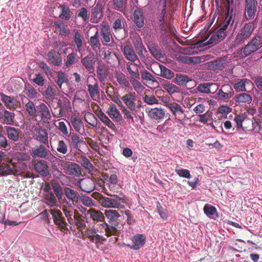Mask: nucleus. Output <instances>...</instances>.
Returning a JSON list of instances; mask_svg holds the SVG:
<instances>
[{"label":"nucleus","mask_w":262,"mask_h":262,"mask_svg":"<svg viewBox=\"0 0 262 262\" xmlns=\"http://www.w3.org/2000/svg\"><path fill=\"white\" fill-rule=\"evenodd\" d=\"M255 28L254 23L251 22L245 24L238 31L235 38L233 42L234 47L243 44L252 34Z\"/></svg>","instance_id":"obj_1"},{"label":"nucleus","mask_w":262,"mask_h":262,"mask_svg":"<svg viewBox=\"0 0 262 262\" xmlns=\"http://www.w3.org/2000/svg\"><path fill=\"white\" fill-rule=\"evenodd\" d=\"M43 144L35 146L31 151V155L33 159L42 158L50 162H54L57 158L53 156L50 150Z\"/></svg>","instance_id":"obj_2"},{"label":"nucleus","mask_w":262,"mask_h":262,"mask_svg":"<svg viewBox=\"0 0 262 262\" xmlns=\"http://www.w3.org/2000/svg\"><path fill=\"white\" fill-rule=\"evenodd\" d=\"M262 47V40L260 36H254L247 44L243 48H242L238 52H241V54H243L246 57L249 56L252 53L258 51Z\"/></svg>","instance_id":"obj_3"},{"label":"nucleus","mask_w":262,"mask_h":262,"mask_svg":"<svg viewBox=\"0 0 262 262\" xmlns=\"http://www.w3.org/2000/svg\"><path fill=\"white\" fill-rule=\"evenodd\" d=\"M59 168L66 174L78 176L81 174L80 166L75 163L58 159Z\"/></svg>","instance_id":"obj_4"},{"label":"nucleus","mask_w":262,"mask_h":262,"mask_svg":"<svg viewBox=\"0 0 262 262\" xmlns=\"http://www.w3.org/2000/svg\"><path fill=\"white\" fill-rule=\"evenodd\" d=\"M113 198L103 196L99 200V203L105 208H123L124 206L121 203H125V200L117 195H114Z\"/></svg>","instance_id":"obj_5"},{"label":"nucleus","mask_w":262,"mask_h":262,"mask_svg":"<svg viewBox=\"0 0 262 262\" xmlns=\"http://www.w3.org/2000/svg\"><path fill=\"white\" fill-rule=\"evenodd\" d=\"M35 120L39 119V121L49 123L51 119V115L49 107L44 103H40L37 105V111L35 114Z\"/></svg>","instance_id":"obj_6"},{"label":"nucleus","mask_w":262,"mask_h":262,"mask_svg":"<svg viewBox=\"0 0 262 262\" xmlns=\"http://www.w3.org/2000/svg\"><path fill=\"white\" fill-rule=\"evenodd\" d=\"M32 135L33 139L49 147L48 134L45 129L38 126H33Z\"/></svg>","instance_id":"obj_7"},{"label":"nucleus","mask_w":262,"mask_h":262,"mask_svg":"<svg viewBox=\"0 0 262 262\" xmlns=\"http://www.w3.org/2000/svg\"><path fill=\"white\" fill-rule=\"evenodd\" d=\"M121 100L126 107L133 112H136L137 109L141 107V103L136 105V95L135 92H130L121 97Z\"/></svg>","instance_id":"obj_8"},{"label":"nucleus","mask_w":262,"mask_h":262,"mask_svg":"<svg viewBox=\"0 0 262 262\" xmlns=\"http://www.w3.org/2000/svg\"><path fill=\"white\" fill-rule=\"evenodd\" d=\"M5 129L6 135L10 141L13 143H16L21 139V131L20 129L6 126L5 127Z\"/></svg>","instance_id":"obj_9"},{"label":"nucleus","mask_w":262,"mask_h":262,"mask_svg":"<svg viewBox=\"0 0 262 262\" xmlns=\"http://www.w3.org/2000/svg\"><path fill=\"white\" fill-rule=\"evenodd\" d=\"M62 211L67 218L69 223L70 225H73L75 223V213L74 210L72 209V203L69 202L67 199H64L62 203Z\"/></svg>","instance_id":"obj_10"},{"label":"nucleus","mask_w":262,"mask_h":262,"mask_svg":"<svg viewBox=\"0 0 262 262\" xmlns=\"http://www.w3.org/2000/svg\"><path fill=\"white\" fill-rule=\"evenodd\" d=\"M52 216L54 223L61 229H67V223L66 222L64 217L62 216V212L60 210L53 209L50 210Z\"/></svg>","instance_id":"obj_11"},{"label":"nucleus","mask_w":262,"mask_h":262,"mask_svg":"<svg viewBox=\"0 0 262 262\" xmlns=\"http://www.w3.org/2000/svg\"><path fill=\"white\" fill-rule=\"evenodd\" d=\"M103 8L102 3L99 2L92 7L91 18L92 23H98L101 20L103 16Z\"/></svg>","instance_id":"obj_12"},{"label":"nucleus","mask_w":262,"mask_h":262,"mask_svg":"<svg viewBox=\"0 0 262 262\" xmlns=\"http://www.w3.org/2000/svg\"><path fill=\"white\" fill-rule=\"evenodd\" d=\"M165 105L170 110L172 114L174 116L176 119L180 120L185 118L186 115H184V110L178 103L176 102H169L166 103Z\"/></svg>","instance_id":"obj_13"},{"label":"nucleus","mask_w":262,"mask_h":262,"mask_svg":"<svg viewBox=\"0 0 262 262\" xmlns=\"http://www.w3.org/2000/svg\"><path fill=\"white\" fill-rule=\"evenodd\" d=\"M256 0H245V13L247 19H252L256 11Z\"/></svg>","instance_id":"obj_14"},{"label":"nucleus","mask_w":262,"mask_h":262,"mask_svg":"<svg viewBox=\"0 0 262 262\" xmlns=\"http://www.w3.org/2000/svg\"><path fill=\"white\" fill-rule=\"evenodd\" d=\"M67 141L71 149L73 148L78 150H80V144L85 143L83 141V138H80L79 135L75 133H70Z\"/></svg>","instance_id":"obj_15"},{"label":"nucleus","mask_w":262,"mask_h":262,"mask_svg":"<svg viewBox=\"0 0 262 262\" xmlns=\"http://www.w3.org/2000/svg\"><path fill=\"white\" fill-rule=\"evenodd\" d=\"M95 62L96 58L94 54H89L81 60V62L84 68L90 72L94 70Z\"/></svg>","instance_id":"obj_16"},{"label":"nucleus","mask_w":262,"mask_h":262,"mask_svg":"<svg viewBox=\"0 0 262 262\" xmlns=\"http://www.w3.org/2000/svg\"><path fill=\"white\" fill-rule=\"evenodd\" d=\"M79 187L82 191L91 193L94 190L95 185L92 179L86 178L81 180Z\"/></svg>","instance_id":"obj_17"},{"label":"nucleus","mask_w":262,"mask_h":262,"mask_svg":"<svg viewBox=\"0 0 262 262\" xmlns=\"http://www.w3.org/2000/svg\"><path fill=\"white\" fill-rule=\"evenodd\" d=\"M33 167L35 171L42 177L48 176L50 173L49 166L44 161H37L34 164Z\"/></svg>","instance_id":"obj_18"},{"label":"nucleus","mask_w":262,"mask_h":262,"mask_svg":"<svg viewBox=\"0 0 262 262\" xmlns=\"http://www.w3.org/2000/svg\"><path fill=\"white\" fill-rule=\"evenodd\" d=\"M145 17L142 9L138 8L133 13V21L138 28H141L144 25Z\"/></svg>","instance_id":"obj_19"},{"label":"nucleus","mask_w":262,"mask_h":262,"mask_svg":"<svg viewBox=\"0 0 262 262\" xmlns=\"http://www.w3.org/2000/svg\"><path fill=\"white\" fill-rule=\"evenodd\" d=\"M64 193L67 199L72 202V204L77 203L79 201L78 192L69 187H66L63 189Z\"/></svg>","instance_id":"obj_20"},{"label":"nucleus","mask_w":262,"mask_h":262,"mask_svg":"<svg viewBox=\"0 0 262 262\" xmlns=\"http://www.w3.org/2000/svg\"><path fill=\"white\" fill-rule=\"evenodd\" d=\"M47 56L49 61L55 66H60L62 61L61 54L53 50L48 53Z\"/></svg>","instance_id":"obj_21"},{"label":"nucleus","mask_w":262,"mask_h":262,"mask_svg":"<svg viewBox=\"0 0 262 262\" xmlns=\"http://www.w3.org/2000/svg\"><path fill=\"white\" fill-rule=\"evenodd\" d=\"M227 2V6H226V10L227 12L226 13V14H227L225 20L224 22L222 24L220 28L219 29L221 31H223L224 32H225V33H227V29L229 27V26L230 24V22L231 21L232 18V9H230V0H226Z\"/></svg>","instance_id":"obj_22"},{"label":"nucleus","mask_w":262,"mask_h":262,"mask_svg":"<svg viewBox=\"0 0 262 262\" xmlns=\"http://www.w3.org/2000/svg\"><path fill=\"white\" fill-rule=\"evenodd\" d=\"M74 213H75L74 220L75 221L73 225L76 226L79 231H82L86 226V223L84 220L85 217L80 214L78 210L76 209L74 210Z\"/></svg>","instance_id":"obj_23"},{"label":"nucleus","mask_w":262,"mask_h":262,"mask_svg":"<svg viewBox=\"0 0 262 262\" xmlns=\"http://www.w3.org/2000/svg\"><path fill=\"white\" fill-rule=\"evenodd\" d=\"M106 113L113 121L116 122H119L122 119L120 112L114 104H112L108 107Z\"/></svg>","instance_id":"obj_24"},{"label":"nucleus","mask_w":262,"mask_h":262,"mask_svg":"<svg viewBox=\"0 0 262 262\" xmlns=\"http://www.w3.org/2000/svg\"><path fill=\"white\" fill-rule=\"evenodd\" d=\"M4 113H2L0 120L4 124L12 125L14 123V113L10 112L4 108Z\"/></svg>","instance_id":"obj_25"},{"label":"nucleus","mask_w":262,"mask_h":262,"mask_svg":"<svg viewBox=\"0 0 262 262\" xmlns=\"http://www.w3.org/2000/svg\"><path fill=\"white\" fill-rule=\"evenodd\" d=\"M86 214L90 215V218L94 222H103V223L104 222V216L100 210L91 208L87 211Z\"/></svg>","instance_id":"obj_26"},{"label":"nucleus","mask_w":262,"mask_h":262,"mask_svg":"<svg viewBox=\"0 0 262 262\" xmlns=\"http://www.w3.org/2000/svg\"><path fill=\"white\" fill-rule=\"evenodd\" d=\"M122 50L127 59L132 62H135L136 60L138 59V56L131 46L125 45L123 49L122 48Z\"/></svg>","instance_id":"obj_27"},{"label":"nucleus","mask_w":262,"mask_h":262,"mask_svg":"<svg viewBox=\"0 0 262 262\" xmlns=\"http://www.w3.org/2000/svg\"><path fill=\"white\" fill-rule=\"evenodd\" d=\"M1 100L8 108L12 110L16 108L17 102L16 99L14 97L2 94L1 95Z\"/></svg>","instance_id":"obj_28"},{"label":"nucleus","mask_w":262,"mask_h":262,"mask_svg":"<svg viewBox=\"0 0 262 262\" xmlns=\"http://www.w3.org/2000/svg\"><path fill=\"white\" fill-rule=\"evenodd\" d=\"M60 11V14L59 17L63 20L68 21L71 17V10L67 5H60L58 8Z\"/></svg>","instance_id":"obj_29"},{"label":"nucleus","mask_w":262,"mask_h":262,"mask_svg":"<svg viewBox=\"0 0 262 262\" xmlns=\"http://www.w3.org/2000/svg\"><path fill=\"white\" fill-rule=\"evenodd\" d=\"M148 115L151 119L160 120L164 117L165 112L164 110L162 108L155 107L149 111Z\"/></svg>","instance_id":"obj_30"},{"label":"nucleus","mask_w":262,"mask_h":262,"mask_svg":"<svg viewBox=\"0 0 262 262\" xmlns=\"http://www.w3.org/2000/svg\"><path fill=\"white\" fill-rule=\"evenodd\" d=\"M145 236L143 234H137L134 236L133 239V245L131 248L138 250L145 243Z\"/></svg>","instance_id":"obj_31"},{"label":"nucleus","mask_w":262,"mask_h":262,"mask_svg":"<svg viewBox=\"0 0 262 262\" xmlns=\"http://www.w3.org/2000/svg\"><path fill=\"white\" fill-rule=\"evenodd\" d=\"M96 73L99 81L100 82H103L107 79L109 71L104 65H101L98 66Z\"/></svg>","instance_id":"obj_32"},{"label":"nucleus","mask_w":262,"mask_h":262,"mask_svg":"<svg viewBox=\"0 0 262 262\" xmlns=\"http://www.w3.org/2000/svg\"><path fill=\"white\" fill-rule=\"evenodd\" d=\"M13 174L15 176H23V171L26 170L27 165L25 163H13Z\"/></svg>","instance_id":"obj_33"},{"label":"nucleus","mask_w":262,"mask_h":262,"mask_svg":"<svg viewBox=\"0 0 262 262\" xmlns=\"http://www.w3.org/2000/svg\"><path fill=\"white\" fill-rule=\"evenodd\" d=\"M99 119L106 125L108 127L113 130H115L116 126L114 123L109 119V118L101 111L97 114Z\"/></svg>","instance_id":"obj_34"},{"label":"nucleus","mask_w":262,"mask_h":262,"mask_svg":"<svg viewBox=\"0 0 262 262\" xmlns=\"http://www.w3.org/2000/svg\"><path fill=\"white\" fill-rule=\"evenodd\" d=\"M88 91L92 99L94 100H97L99 98V85L97 82L94 84H88Z\"/></svg>","instance_id":"obj_35"},{"label":"nucleus","mask_w":262,"mask_h":262,"mask_svg":"<svg viewBox=\"0 0 262 262\" xmlns=\"http://www.w3.org/2000/svg\"><path fill=\"white\" fill-rule=\"evenodd\" d=\"M100 35L102 36V42L103 43L109 42L111 40L112 34L108 26L103 25L101 26Z\"/></svg>","instance_id":"obj_36"},{"label":"nucleus","mask_w":262,"mask_h":262,"mask_svg":"<svg viewBox=\"0 0 262 262\" xmlns=\"http://www.w3.org/2000/svg\"><path fill=\"white\" fill-rule=\"evenodd\" d=\"M99 38V36L98 31L95 33L94 36L90 37V45L95 51H97L100 49L101 43Z\"/></svg>","instance_id":"obj_37"},{"label":"nucleus","mask_w":262,"mask_h":262,"mask_svg":"<svg viewBox=\"0 0 262 262\" xmlns=\"http://www.w3.org/2000/svg\"><path fill=\"white\" fill-rule=\"evenodd\" d=\"M54 25L56 28L59 30V34L63 36H68L70 33V30L68 26L63 23H58L55 21Z\"/></svg>","instance_id":"obj_38"},{"label":"nucleus","mask_w":262,"mask_h":262,"mask_svg":"<svg viewBox=\"0 0 262 262\" xmlns=\"http://www.w3.org/2000/svg\"><path fill=\"white\" fill-rule=\"evenodd\" d=\"M226 88L230 89V86L229 85H223L218 92L217 95L220 100H226L230 98L232 96V93L230 92H224V90H226Z\"/></svg>","instance_id":"obj_39"},{"label":"nucleus","mask_w":262,"mask_h":262,"mask_svg":"<svg viewBox=\"0 0 262 262\" xmlns=\"http://www.w3.org/2000/svg\"><path fill=\"white\" fill-rule=\"evenodd\" d=\"M25 109L30 116L35 117L37 111V105L33 101L29 100L25 104Z\"/></svg>","instance_id":"obj_40"},{"label":"nucleus","mask_w":262,"mask_h":262,"mask_svg":"<svg viewBox=\"0 0 262 262\" xmlns=\"http://www.w3.org/2000/svg\"><path fill=\"white\" fill-rule=\"evenodd\" d=\"M159 68L160 69V75L161 77L167 79H171L174 77V73L171 70L167 68L164 66L160 64Z\"/></svg>","instance_id":"obj_41"},{"label":"nucleus","mask_w":262,"mask_h":262,"mask_svg":"<svg viewBox=\"0 0 262 262\" xmlns=\"http://www.w3.org/2000/svg\"><path fill=\"white\" fill-rule=\"evenodd\" d=\"M251 82L247 79H241L239 81L236 82L234 84V89L237 92H246V85L249 84Z\"/></svg>","instance_id":"obj_42"},{"label":"nucleus","mask_w":262,"mask_h":262,"mask_svg":"<svg viewBox=\"0 0 262 262\" xmlns=\"http://www.w3.org/2000/svg\"><path fill=\"white\" fill-rule=\"evenodd\" d=\"M74 41L76 46L77 50L80 51L81 50L83 42V37L79 31L76 30L74 32L73 36Z\"/></svg>","instance_id":"obj_43"},{"label":"nucleus","mask_w":262,"mask_h":262,"mask_svg":"<svg viewBox=\"0 0 262 262\" xmlns=\"http://www.w3.org/2000/svg\"><path fill=\"white\" fill-rule=\"evenodd\" d=\"M115 77L118 83L124 87L128 88L130 85L129 81L127 80L126 76L122 72H117L115 74Z\"/></svg>","instance_id":"obj_44"},{"label":"nucleus","mask_w":262,"mask_h":262,"mask_svg":"<svg viewBox=\"0 0 262 262\" xmlns=\"http://www.w3.org/2000/svg\"><path fill=\"white\" fill-rule=\"evenodd\" d=\"M51 185L54 192V194L58 200H61L63 194L61 186L58 182H52Z\"/></svg>","instance_id":"obj_45"},{"label":"nucleus","mask_w":262,"mask_h":262,"mask_svg":"<svg viewBox=\"0 0 262 262\" xmlns=\"http://www.w3.org/2000/svg\"><path fill=\"white\" fill-rule=\"evenodd\" d=\"M71 123L77 132L80 133L83 126V123L81 119L76 116H72L70 119Z\"/></svg>","instance_id":"obj_46"},{"label":"nucleus","mask_w":262,"mask_h":262,"mask_svg":"<svg viewBox=\"0 0 262 262\" xmlns=\"http://www.w3.org/2000/svg\"><path fill=\"white\" fill-rule=\"evenodd\" d=\"M235 101L236 102L241 103H251L252 101V98L250 95L247 93H242L237 95L235 97Z\"/></svg>","instance_id":"obj_47"},{"label":"nucleus","mask_w":262,"mask_h":262,"mask_svg":"<svg viewBox=\"0 0 262 262\" xmlns=\"http://www.w3.org/2000/svg\"><path fill=\"white\" fill-rule=\"evenodd\" d=\"M162 88L169 94H173L179 91V88L169 81H165L162 84Z\"/></svg>","instance_id":"obj_48"},{"label":"nucleus","mask_w":262,"mask_h":262,"mask_svg":"<svg viewBox=\"0 0 262 262\" xmlns=\"http://www.w3.org/2000/svg\"><path fill=\"white\" fill-rule=\"evenodd\" d=\"M140 78L130 79V82L134 90L138 93L142 92L145 89L144 86L139 80Z\"/></svg>","instance_id":"obj_49"},{"label":"nucleus","mask_w":262,"mask_h":262,"mask_svg":"<svg viewBox=\"0 0 262 262\" xmlns=\"http://www.w3.org/2000/svg\"><path fill=\"white\" fill-rule=\"evenodd\" d=\"M13 167L8 164L3 163L0 164V175L2 176L13 174Z\"/></svg>","instance_id":"obj_50"},{"label":"nucleus","mask_w":262,"mask_h":262,"mask_svg":"<svg viewBox=\"0 0 262 262\" xmlns=\"http://www.w3.org/2000/svg\"><path fill=\"white\" fill-rule=\"evenodd\" d=\"M25 94L30 99H36L39 95L37 90L31 84H29L26 88Z\"/></svg>","instance_id":"obj_51"},{"label":"nucleus","mask_w":262,"mask_h":262,"mask_svg":"<svg viewBox=\"0 0 262 262\" xmlns=\"http://www.w3.org/2000/svg\"><path fill=\"white\" fill-rule=\"evenodd\" d=\"M56 198L57 197L53 192H50L45 194V199L47 201V204L51 207L56 205L57 203Z\"/></svg>","instance_id":"obj_52"},{"label":"nucleus","mask_w":262,"mask_h":262,"mask_svg":"<svg viewBox=\"0 0 262 262\" xmlns=\"http://www.w3.org/2000/svg\"><path fill=\"white\" fill-rule=\"evenodd\" d=\"M55 81L59 89H61L63 83H68L69 79L64 72L59 71L58 72L57 78Z\"/></svg>","instance_id":"obj_53"},{"label":"nucleus","mask_w":262,"mask_h":262,"mask_svg":"<svg viewBox=\"0 0 262 262\" xmlns=\"http://www.w3.org/2000/svg\"><path fill=\"white\" fill-rule=\"evenodd\" d=\"M41 94L46 99L49 100H53L56 94L55 91L50 85H48Z\"/></svg>","instance_id":"obj_54"},{"label":"nucleus","mask_w":262,"mask_h":262,"mask_svg":"<svg viewBox=\"0 0 262 262\" xmlns=\"http://www.w3.org/2000/svg\"><path fill=\"white\" fill-rule=\"evenodd\" d=\"M203 210L205 214L209 217H212V216L217 214L216 208L210 204H206L204 207Z\"/></svg>","instance_id":"obj_55"},{"label":"nucleus","mask_w":262,"mask_h":262,"mask_svg":"<svg viewBox=\"0 0 262 262\" xmlns=\"http://www.w3.org/2000/svg\"><path fill=\"white\" fill-rule=\"evenodd\" d=\"M142 79L144 81H150L152 82H157L155 77L150 72L146 70H141L140 71Z\"/></svg>","instance_id":"obj_56"},{"label":"nucleus","mask_w":262,"mask_h":262,"mask_svg":"<svg viewBox=\"0 0 262 262\" xmlns=\"http://www.w3.org/2000/svg\"><path fill=\"white\" fill-rule=\"evenodd\" d=\"M102 225L103 227H104V226L106 227V228L105 229V235L107 237L111 236L112 235H117V234L118 233V231L115 227L108 225L105 222H104V223L102 224Z\"/></svg>","instance_id":"obj_57"},{"label":"nucleus","mask_w":262,"mask_h":262,"mask_svg":"<svg viewBox=\"0 0 262 262\" xmlns=\"http://www.w3.org/2000/svg\"><path fill=\"white\" fill-rule=\"evenodd\" d=\"M56 149L59 153L66 154L68 150V145L63 140H59L57 142Z\"/></svg>","instance_id":"obj_58"},{"label":"nucleus","mask_w":262,"mask_h":262,"mask_svg":"<svg viewBox=\"0 0 262 262\" xmlns=\"http://www.w3.org/2000/svg\"><path fill=\"white\" fill-rule=\"evenodd\" d=\"M105 215L110 221H115L120 217V214L118 211L115 210H108L105 211Z\"/></svg>","instance_id":"obj_59"},{"label":"nucleus","mask_w":262,"mask_h":262,"mask_svg":"<svg viewBox=\"0 0 262 262\" xmlns=\"http://www.w3.org/2000/svg\"><path fill=\"white\" fill-rule=\"evenodd\" d=\"M144 102L148 105L157 104L159 103L158 100L152 95H145L143 98Z\"/></svg>","instance_id":"obj_60"},{"label":"nucleus","mask_w":262,"mask_h":262,"mask_svg":"<svg viewBox=\"0 0 262 262\" xmlns=\"http://www.w3.org/2000/svg\"><path fill=\"white\" fill-rule=\"evenodd\" d=\"M148 49L152 55L156 58H159L162 56V54L157 46L151 45L148 46Z\"/></svg>","instance_id":"obj_61"},{"label":"nucleus","mask_w":262,"mask_h":262,"mask_svg":"<svg viewBox=\"0 0 262 262\" xmlns=\"http://www.w3.org/2000/svg\"><path fill=\"white\" fill-rule=\"evenodd\" d=\"M35 76V77L32 79V81L39 86H43L46 81L45 78L40 73L36 74Z\"/></svg>","instance_id":"obj_62"},{"label":"nucleus","mask_w":262,"mask_h":262,"mask_svg":"<svg viewBox=\"0 0 262 262\" xmlns=\"http://www.w3.org/2000/svg\"><path fill=\"white\" fill-rule=\"evenodd\" d=\"M0 148L8 150L11 148V146L8 143L6 137L0 133Z\"/></svg>","instance_id":"obj_63"},{"label":"nucleus","mask_w":262,"mask_h":262,"mask_svg":"<svg viewBox=\"0 0 262 262\" xmlns=\"http://www.w3.org/2000/svg\"><path fill=\"white\" fill-rule=\"evenodd\" d=\"M79 162L85 168L90 170L92 168V165L90 160L84 156H81L79 158Z\"/></svg>","instance_id":"obj_64"}]
</instances>
